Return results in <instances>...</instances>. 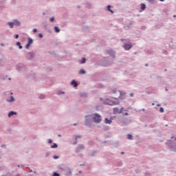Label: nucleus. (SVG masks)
Wrapping results in <instances>:
<instances>
[{
  "label": "nucleus",
  "mask_w": 176,
  "mask_h": 176,
  "mask_svg": "<svg viewBox=\"0 0 176 176\" xmlns=\"http://www.w3.org/2000/svg\"><path fill=\"white\" fill-rule=\"evenodd\" d=\"M72 85H73V86H74V87H78V83L76 82V81H75L74 80L72 81Z\"/></svg>",
  "instance_id": "obj_8"
},
{
  "label": "nucleus",
  "mask_w": 176,
  "mask_h": 176,
  "mask_svg": "<svg viewBox=\"0 0 176 176\" xmlns=\"http://www.w3.org/2000/svg\"><path fill=\"white\" fill-rule=\"evenodd\" d=\"M104 122L106 124H111V120H108V118L104 119Z\"/></svg>",
  "instance_id": "obj_10"
},
{
  "label": "nucleus",
  "mask_w": 176,
  "mask_h": 176,
  "mask_svg": "<svg viewBox=\"0 0 176 176\" xmlns=\"http://www.w3.org/2000/svg\"><path fill=\"white\" fill-rule=\"evenodd\" d=\"M161 2H164V0H160Z\"/></svg>",
  "instance_id": "obj_39"
},
{
  "label": "nucleus",
  "mask_w": 176,
  "mask_h": 176,
  "mask_svg": "<svg viewBox=\"0 0 176 176\" xmlns=\"http://www.w3.org/2000/svg\"><path fill=\"white\" fill-rule=\"evenodd\" d=\"M111 57H113V58H115V52L111 51Z\"/></svg>",
  "instance_id": "obj_18"
},
{
  "label": "nucleus",
  "mask_w": 176,
  "mask_h": 176,
  "mask_svg": "<svg viewBox=\"0 0 176 176\" xmlns=\"http://www.w3.org/2000/svg\"><path fill=\"white\" fill-rule=\"evenodd\" d=\"M175 16H176L175 15L173 16V17H175Z\"/></svg>",
  "instance_id": "obj_44"
},
{
  "label": "nucleus",
  "mask_w": 176,
  "mask_h": 176,
  "mask_svg": "<svg viewBox=\"0 0 176 176\" xmlns=\"http://www.w3.org/2000/svg\"><path fill=\"white\" fill-rule=\"evenodd\" d=\"M123 109H124L123 107H122L120 110L119 108L115 107L113 109V113H122L123 112Z\"/></svg>",
  "instance_id": "obj_4"
},
{
  "label": "nucleus",
  "mask_w": 176,
  "mask_h": 176,
  "mask_svg": "<svg viewBox=\"0 0 176 176\" xmlns=\"http://www.w3.org/2000/svg\"><path fill=\"white\" fill-rule=\"evenodd\" d=\"M80 149H85V146H83V144L79 145V146L77 147L76 151V152H79V151H80Z\"/></svg>",
  "instance_id": "obj_5"
},
{
  "label": "nucleus",
  "mask_w": 176,
  "mask_h": 176,
  "mask_svg": "<svg viewBox=\"0 0 176 176\" xmlns=\"http://www.w3.org/2000/svg\"><path fill=\"white\" fill-rule=\"evenodd\" d=\"M121 155H124V152H121Z\"/></svg>",
  "instance_id": "obj_37"
},
{
  "label": "nucleus",
  "mask_w": 176,
  "mask_h": 176,
  "mask_svg": "<svg viewBox=\"0 0 176 176\" xmlns=\"http://www.w3.org/2000/svg\"><path fill=\"white\" fill-rule=\"evenodd\" d=\"M133 96H134V94H130V97H133Z\"/></svg>",
  "instance_id": "obj_35"
},
{
  "label": "nucleus",
  "mask_w": 176,
  "mask_h": 176,
  "mask_svg": "<svg viewBox=\"0 0 176 176\" xmlns=\"http://www.w3.org/2000/svg\"><path fill=\"white\" fill-rule=\"evenodd\" d=\"M30 46H31V45L28 43V44L25 45L26 49H29V48H30Z\"/></svg>",
  "instance_id": "obj_21"
},
{
  "label": "nucleus",
  "mask_w": 176,
  "mask_h": 176,
  "mask_svg": "<svg viewBox=\"0 0 176 176\" xmlns=\"http://www.w3.org/2000/svg\"><path fill=\"white\" fill-rule=\"evenodd\" d=\"M53 176H60V174H58V173L54 172V173H53Z\"/></svg>",
  "instance_id": "obj_20"
},
{
  "label": "nucleus",
  "mask_w": 176,
  "mask_h": 176,
  "mask_svg": "<svg viewBox=\"0 0 176 176\" xmlns=\"http://www.w3.org/2000/svg\"><path fill=\"white\" fill-rule=\"evenodd\" d=\"M166 91H167V89H166Z\"/></svg>",
  "instance_id": "obj_46"
},
{
  "label": "nucleus",
  "mask_w": 176,
  "mask_h": 176,
  "mask_svg": "<svg viewBox=\"0 0 176 176\" xmlns=\"http://www.w3.org/2000/svg\"><path fill=\"white\" fill-rule=\"evenodd\" d=\"M74 144H76V142H75Z\"/></svg>",
  "instance_id": "obj_45"
},
{
  "label": "nucleus",
  "mask_w": 176,
  "mask_h": 176,
  "mask_svg": "<svg viewBox=\"0 0 176 176\" xmlns=\"http://www.w3.org/2000/svg\"><path fill=\"white\" fill-rule=\"evenodd\" d=\"M21 45V44L20 43V42H17V43H16V45H17V46H19V45Z\"/></svg>",
  "instance_id": "obj_32"
},
{
  "label": "nucleus",
  "mask_w": 176,
  "mask_h": 176,
  "mask_svg": "<svg viewBox=\"0 0 176 176\" xmlns=\"http://www.w3.org/2000/svg\"><path fill=\"white\" fill-rule=\"evenodd\" d=\"M19 38V34L15 35V39H17Z\"/></svg>",
  "instance_id": "obj_31"
},
{
  "label": "nucleus",
  "mask_w": 176,
  "mask_h": 176,
  "mask_svg": "<svg viewBox=\"0 0 176 176\" xmlns=\"http://www.w3.org/2000/svg\"><path fill=\"white\" fill-rule=\"evenodd\" d=\"M8 25L10 27V28H13V25H14V22H9Z\"/></svg>",
  "instance_id": "obj_12"
},
{
  "label": "nucleus",
  "mask_w": 176,
  "mask_h": 176,
  "mask_svg": "<svg viewBox=\"0 0 176 176\" xmlns=\"http://www.w3.org/2000/svg\"><path fill=\"white\" fill-rule=\"evenodd\" d=\"M173 138H174V137H171V139L173 140Z\"/></svg>",
  "instance_id": "obj_43"
},
{
  "label": "nucleus",
  "mask_w": 176,
  "mask_h": 176,
  "mask_svg": "<svg viewBox=\"0 0 176 176\" xmlns=\"http://www.w3.org/2000/svg\"><path fill=\"white\" fill-rule=\"evenodd\" d=\"M107 10H109V12H111V6H108Z\"/></svg>",
  "instance_id": "obj_25"
},
{
  "label": "nucleus",
  "mask_w": 176,
  "mask_h": 176,
  "mask_svg": "<svg viewBox=\"0 0 176 176\" xmlns=\"http://www.w3.org/2000/svg\"><path fill=\"white\" fill-rule=\"evenodd\" d=\"M160 112H164V109H163V107H160Z\"/></svg>",
  "instance_id": "obj_23"
},
{
  "label": "nucleus",
  "mask_w": 176,
  "mask_h": 176,
  "mask_svg": "<svg viewBox=\"0 0 176 176\" xmlns=\"http://www.w3.org/2000/svg\"><path fill=\"white\" fill-rule=\"evenodd\" d=\"M171 151H173L174 152H176V146H173L170 147Z\"/></svg>",
  "instance_id": "obj_15"
},
{
  "label": "nucleus",
  "mask_w": 176,
  "mask_h": 176,
  "mask_svg": "<svg viewBox=\"0 0 176 176\" xmlns=\"http://www.w3.org/2000/svg\"><path fill=\"white\" fill-rule=\"evenodd\" d=\"M123 47L125 50H130V49L133 47V45H131V43L129 42L127 43H125Z\"/></svg>",
  "instance_id": "obj_3"
},
{
  "label": "nucleus",
  "mask_w": 176,
  "mask_h": 176,
  "mask_svg": "<svg viewBox=\"0 0 176 176\" xmlns=\"http://www.w3.org/2000/svg\"><path fill=\"white\" fill-rule=\"evenodd\" d=\"M85 63H86V58H82V64H85Z\"/></svg>",
  "instance_id": "obj_24"
},
{
  "label": "nucleus",
  "mask_w": 176,
  "mask_h": 176,
  "mask_svg": "<svg viewBox=\"0 0 176 176\" xmlns=\"http://www.w3.org/2000/svg\"><path fill=\"white\" fill-rule=\"evenodd\" d=\"M149 1H152V0H149Z\"/></svg>",
  "instance_id": "obj_47"
},
{
  "label": "nucleus",
  "mask_w": 176,
  "mask_h": 176,
  "mask_svg": "<svg viewBox=\"0 0 176 176\" xmlns=\"http://www.w3.org/2000/svg\"><path fill=\"white\" fill-rule=\"evenodd\" d=\"M87 118H89V116H87V117H86L85 124H87Z\"/></svg>",
  "instance_id": "obj_29"
},
{
  "label": "nucleus",
  "mask_w": 176,
  "mask_h": 176,
  "mask_svg": "<svg viewBox=\"0 0 176 176\" xmlns=\"http://www.w3.org/2000/svg\"><path fill=\"white\" fill-rule=\"evenodd\" d=\"M38 36H39V38H43V36L42 35V34H39Z\"/></svg>",
  "instance_id": "obj_28"
},
{
  "label": "nucleus",
  "mask_w": 176,
  "mask_h": 176,
  "mask_svg": "<svg viewBox=\"0 0 176 176\" xmlns=\"http://www.w3.org/2000/svg\"><path fill=\"white\" fill-rule=\"evenodd\" d=\"M40 98H41V100H43V98H45V95H41V96H40Z\"/></svg>",
  "instance_id": "obj_22"
},
{
  "label": "nucleus",
  "mask_w": 176,
  "mask_h": 176,
  "mask_svg": "<svg viewBox=\"0 0 176 176\" xmlns=\"http://www.w3.org/2000/svg\"><path fill=\"white\" fill-rule=\"evenodd\" d=\"M125 115L127 116L129 115V113H125Z\"/></svg>",
  "instance_id": "obj_38"
},
{
  "label": "nucleus",
  "mask_w": 176,
  "mask_h": 176,
  "mask_svg": "<svg viewBox=\"0 0 176 176\" xmlns=\"http://www.w3.org/2000/svg\"><path fill=\"white\" fill-rule=\"evenodd\" d=\"M54 159H58V157L54 155Z\"/></svg>",
  "instance_id": "obj_34"
},
{
  "label": "nucleus",
  "mask_w": 176,
  "mask_h": 176,
  "mask_svg": "<svg viewBox=\"0 0 176 176\" xmlns=\"http://www.w3.org/2000/svg\"><path fill=\"white\" fill-rule=\"evenodd\" d=\"M124 94H126V93L124 92H122L119 90L117 89H112L111 90V105H119L120 104V101H119V98H120V97H123V96H124Z\"/></svg>",
  "instance_id": "obj_1"
},
{
  "label": "nucleus",
  "mask_w": 176,
  "mask_h": 176,
  "mask_svg": "<svg viewBox=\"0 0 176 176\" xmlns=\"http://www.w3.org/2000/svg\"><path fill=\"white\" fill-rule=\"evenodd\" d=\"M51 148L53 149L54 148H57V144L54 143L52 146H51Z\"/></svg>",
  "instance_id": "obj_17"
},
{
  "label": "nucleus",
  "mask_w": 176,
  "mask_h": 176,
  "mask_svg": "<svg viewBox=\"0 0 176 176\" xmlns=\"http://www.w3.org/2000/svg\"><path fill=\"white\" fill-rule=\"evenodd\" d=\"M78 138H81V137L80 136H76L75 139L78 140Z\"/></svg>",
  "instance_id": "obj_33"
},
{
  "label": "nucleus",
  "mask_w": 176,
  "mask_h": 176,
  "mask_svg": "<svg viewBox=\"0 0 176 176\" xmlns=\"http://www.w3.org/2000/svg\"><path fill=\"white\" fill-rule=\"evenodd\" d=\"M8 101L9 102H12V101H14V98H13V96H11L10 99H8Z\"/></svg>",
  "instance_id": "obj_13"
},
{
  "label": "nucleus",
  "mask_w": 176,
  "mask_h": 176,
  "mask_svg": "<svg viewBox=\"0 0 176 176\" xmlns=\"http://www.w3.org/2000/svg\"><path fill=\"white\" fill-rule=\"evenodd\" d=\"M145 9H146V6H145V4H144V3H142L141 4V10H144Z\"/></svg>",
  "instance_id": "obj_11"
},
{
  "label": "nucleus",
  "mask_w": 176,
  "mask_h": 176,
  "mask_svg": "<svg viewBox=\"0 0 176 176\" xmlns=\"http://www.w3.org/2000/svg\"><path fill=\"white\" fill-rule=\"evenodd\" d=\"M14 115H17V113L14 111H10L9 113H8V117L10 118V116H13Z\"/></svg>",
  "instance_id": "obj_6"
},
{
  "label": "nucleus",
  "mask_w": 176,
  "mask_h": 176,
  "mask_svg": "<svg viewBox=\"0 0 176 176\" xmlns=\"http://www.w3.org/2000/svg\"><path fill=\"white\" fill-rule=\"evenodd\" d=\"M32 42H33L32 39L31 38H28V44L31 45V43H32Z\"/></svg>",
  "instance_id": "obj_16"
},
{
  "label": "nucleus",
  "mask_w": 176,
  "mask_h": 176,
  "mask_svg": "<svg viewBox=\"0 0 176 176\" xmlns=\"http://www.w3.org/2000/svg\"><path fill=\"white\" fill-rule=\"evenodd\" d=\"M50 21H54V17H52V18H50Z\"/></svg>",
  "instance_id": "obj_26"
},
{
  "label": "nucleus",
  "mask_w": 176,
  "mask_h": 176,
  "mask_svg": "<svg viewBox=\"0 0 176 176\" xmlns=\"http://www.w3.org/2000/svg\"><path fill=\"white\" fill-rule=\"evenodd\" d=\"M111 13H113V11L111 10Z\"/></svg>",
  "instance_id": "obj_40"
},
{
  "label": "nucleus",
  "mask_w": 176,
  "mask_h": 176,
  "mask_svg": "<svg viewBox=\"0 0 176 176\" xmlns=\"http://www.w3.org/2000/svg\"><path fill=\"white\" fill-rule=\"evenodd\" d=\"M122 42L124 41H126L125 39H122Z\"/></svg>",
  "instance_id": "obj_41"
},
{
  "label": "nucleus",
  "mask_w": 176,
  "mask_h": 176,
  "mask_svg": "<svg viewBox=\"0 0 176 176\" xmlns=\"http://www.w3.org/2000/svg\"><path fill=\"white\" fill-rule=\"evenodd\" d=\"M54 31L55 32H60V29L57 26L54 27Z\"/></svg>",
  "instance_id": "obj_14"
},
{
  "label": "nucleus",
  "mask_w": 176,
  "mask_h": 176,
  "mask_svg": "<svg viewBox=\"0 0 176 176\" xmlns=\"http://www.w3.org/2000/svg\"><path fill=\"white\" fill-rule=\"evenodd\" d=\"M92 119L95 123H100L102 119L101 118V116L96 113L94 114Z\"/></svg>",
  "instance_id": "obj_2"
},
{
  "label": "nucleus",
  "mask_w": 176,
  "mask_h": 176,
  "mask_svg": "<svg viewBox=\"0 0 176 176\" xmlns=\"http://www.w3.org/2000/svg\"><path fill=\"white\" fill-rule=\"evenodd\" d=\"M146 67H148V64H146Z\"/></svg>",
  "instance_id": "obj_42"
},
{
  "label": "nucleus",
  "mask_w": 176,
  "mask_h": 176,
  "mask_svg": "<svg viewBox=\"0 0 176 176\" xmlns=\"http://www.w3.org/2000/svg\"><path fill=\"white\" fill-rule=\"evenodd\" d=\"M37 31H38V30H37L36 29H33V32L35 33V32H37Z\"/></svg>",
  "instance_id": "obj_30"
},
{
  "label": "nucleus",
  "mask_w": 176,
  "mask_h": 176,
  "mask_svg": "<svg viewBox=\"0 0 176 176\" xmlns=\"http://www.w3.org/2000/svg\"><path fill=\"white\" fill-rule=\"evenodd\" d=\"M80 75H85V74H86V72L85 71V69H81L79 72Z\"/></svg>",
  "instance_id": "obj_9"
},
{
  "label": "nucleus",
  "mask_w": 176,
  "mask_h": 176,
  "mask_svg": "<svg viewBox=\"0 0 176 176\" xmlns=\"http://www.w3.org/2000/svg\"><path fill=\"white\" fill-rule=\"evenodd\" d=\"M127 138H128V140H133V135H128Z\"/></svg>",
  "instance_id": "obj_19"
},
{
  "label": "nucleus",
  "mask_w": 176,
  "mask_h": 176,
  "mask_svg": "<svg viewBox=\"0 0 176 176\" xmlns=\"http://www.w3.org/2000/svg\"><path fill=\"white\" fill-rule=\"evenodd\" d=\"M48 142H49V144H52L53 142V141L52 140H49Z\"/></svg>",
  "instance_id": "obj_27"
},
{
  "label": "nucleus",
  "mask_w": 176,
  "mask_h": 176,
  "mask_svg": "<svg viewBox=\"0 0 176 176\" xmlns=\"http://www.w3.org/2000/svg\"><path fill=\"white\" fill-rule=\"evenodd\" d=\"M20 21H17V20H14V25H20Z\"/></svg>",
  "instance_id": "obj_7"
},
{
  "label": "nucleus",
  "mask_w": 176,
  "mask_h": 176,
  "mask_svg": "<svg viewBox=\"0 0 176 176\" xmlns=\"http://www.w3.org/2000/svg\"><path fill=\"white\" fill-rule=\"evenodd\" d=\"M19 49H23V46H21V45H19Z\"/></svg>",
  "instance_id": "obj_36"
}]
</instances>
